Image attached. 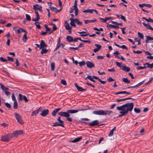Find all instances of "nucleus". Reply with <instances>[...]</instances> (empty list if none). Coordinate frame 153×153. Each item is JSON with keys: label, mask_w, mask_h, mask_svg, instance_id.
Instances as JSON below:
<instances>
[{"label": "nucleus", "mask_w": 153, "mask_h": 153, "mask_svg": "<svg viewBox=\"0 0 153 153\" xmlns=\"http://www.w3.org/2000/svg\"><path fill=\"white\" fill-rule=\"evenodd\" d=\"M145 81V80H144L143 81L140 82V83H138V84L135 85L131 86V87L132 88H134L136 87H137L139 86H140L143 84V83Z\"/></svg>", "instance_id": "nucleus-20"}, {"label": "nucleus", "mask_w": 153, "mask_h": 153, "mask_svg": "<svg viewBox=\"0 0 153 153\" xmlns=\"http://www.w3.org/2000/svg\"><path fill=\"white\" fill-rule=\"evenodd\" d=\"M113 113V111L111 110H100L94 111L93 112V114L99 115H110Z\"/></svg>", "instance_id": "nucleus-1"}, {"label": "nucleus", "mask_w": 153, "mask_h": 153, "mask_svg": "<svg viewBox=\"0 0 153 153\" xmlns=\"http://www.w3.org/2000/svg\"><path fill=\"white\" fill-rule=\"evenodd\" d=\"M44 26L46 29L47 31H48L51 30V29L48 27L47 25H45Z\"/></svg>", "instance_id": "nucleus-63"}, {"label": "nucleus", "mask_w": 153, "mask_h": 153, "mask_svg": "<svg viewBox=\"0 0 153 153\" xmlns=\"http://www.w3.org/2000/svg\"><path fill=\"white\" fill-rule=\"evenodd\" d=\"M94 45L95 46H96L97 47V48H98L99 50H100V49H101L102 46L100 45L97 44H95Z\"/></svg>", "instance_id": "nucleus-49"}, {"label": "nucleus", "mask_w": 153, "mask_h": 153, "mask_svg": "<svg viewBox=\"0 0 153 153\" xmlns=\"http://www.w3.org/2000/svg\"><path fill=\"white\" fill-rule=\"evenodd\" d=\"M61 109V108H55L52 111L51 114L54 117L56 116V113L59 111Z\"/></svg>", "instance_id": "nucleus-16"}, {"label": "nucleus", "mask_w": 153, "mask_h": 153, "mask_svg": "<svg viewBox=\"0 0 153 153\" xmlns=\"http://www.w3.org/2000/svg\"><path fill=\"white\" fill-rule=\"evenodd\" d=\"M99 124V122L98 120H96L93 121L92 122L89 123V126H97Z\"/></svg>", "instance_id": "nucleus-14"}, {"label": "nucleus", "mask_w": 153, "mask_h": 153, "mask_svg": "<svg viewBox=\"0 0 153 153\" xmlns=\"http://www.w3.org/2000/svg\"><path fill=\"white\" fill-rule=\"evenodd\" d=\"M107 27H110L111 28H116V29L119 27V26H118V25H111V24L108 25H107Z\"/></svg>", "instance_id": "nucleus-28"}, {"label": "nucleus", "mask_w": 153, "mask_h": 153, "mask_svg": "<svg viewBox=\"0 0 153 153\" xmlns=\"http://www.w3.org/2000/svg\"><path fill=\"white\" fill-rule=\"evenodd\" d=\"M78 64L79 65V66L81 67L85 65V62L84 61H82L81 62H79Z\"/></svg>", "instance_id": "nucleus-36"}, {"label": "nucleus", "mask_w": 153, "mask_h": 153, "mask_svg": "<svg viewBox=\"0 0 153 153\" xmlns=\"http://www.w3.org/2000/svg\"><path fill=\"white\" fill-rule=\"evenodd\" d=\"M23 99L26 102H27L28 101V100L27 99V97L25 96L24 95L23 96Z\"/></svg>", "instance_id": "nucleus-64"}, {"label": "nucleus", "mask_w": 153, "mask_h": 153, "mask_svg": "<svg viewBox=\"0 0 153 153\" xmlns=\"http://www.w3.org/2000/svg\"><path fill=\"white\" fill-rule=\"evenodd\" d=\"M85 80H86L87 79H88L90 81H91L93 78L92 77H91V76L88 75L87 77L85 78Z\"/></svg>", "instance_id": "nucleus-45"}, {"label": "nucleus", "mask_w": 153, "mask_h": 153, "mask_svg": "<svg viewBox=\"0 0 153 153\" xmlns=\"http://www.w3.org/2000/svg\"><path fill=\"white\" fill-rule=\"evenodd\" d=\"M134 42H138V45H140L141 44L140 40V39L138 40L137 38H134Z\"/></svg>", "instance_id": "nucleus-46"}, {"label": "nucleus", "mask_w": 153, "mask_h": 153, "mask_svg": "<svg viewBox=\"0 0 153 153\" xmlns=\"http://www.w3.org/2000/svg\"><path fill=\"white\" fill-rule=\"evenodd\" d=\"M12 135V138L16 137L19 135H21L23 134V131L22 130H18L14 131L12 133H10Z\"/></svg>", "instance_id": "nucleus-8"}, {"label": "nucleus", "mask_w": 153, "mask_h": 153, "mask_svg": "<svg viewBox=\"0 0 153 153\" xmlns=\"http://www.w3.org/2000/svg\"><path fill=\"white\" fill-rule=\"evenodd\" d=\"M59 125H60V126H62V127H64V122H63V121L62 120H60L59 121Z\"/></svg>", "instance_id": "nucleus-43"}, {"label": "nucleus", "mask_w": 153, "mask_h": 153, "mask_svg": "<svg viewBox=\"0 0 153 153\" xmlns=\"http://www.w3.org/2000/svg\"><path fill=\"white\" fill-rule=\"evenodd\" d=\"M147 67L146 66H145L144 67H142V66H138L137 67V70H141L145 69Z\"/></svg>", "instance_id": "nucleus-44"}, {"label": "nucleus", "mask_w": 153, "mask_h": 153, "mask_svg": "<svg viewBox=\"0 0 153 153\" xmlns=\"http://www.w3.org/2000/svg\"><path fill=\"white\" fill-rule=\"evenodd\" d=\"M122 69L125 71L128 72L130 71V68L128 67L123 66H122Z\"/></svg>", "instance_id": "nucleus-21"}, {"label": "nucleus", "mask_w": 153, "mask_h": 153, "mask_svg": "<svg viewBox=\"0 0 153 153\" xmlns=\"http://www.w3.org/2000/svg\"><path fill=\"white\" fill-rule=\"evenodd\" d=\"M61 83L62 84V85H67L66 81L65 79H62V80H61Z\"/></svg>", "instance_id": "nucleus-48"}, {"label": "nucleus", "mask_w": 153, "mask_h": 153, "mask_svg": "<svg viewBox=\"0 0 153 153\" xmlns=\"http://www.w3.org/2000/svg\"><path fill=\"white\" fill-rule=\"evenodd\" d=\"M40 19V18L37 17L35 18H33L32 20L33 21L36 22L38 21Z\"/></svg>", "instance_id": "nucleus-58"}, {"label": "nucleus", "mask_w": 153, "mask_h": 153, "mask_svg": "<svg viewBox=\"0 0 153 153\" xmlns=\"http://www.w3.org/2000/svg\"><path fill=\"white\" fill-rule=\"evenodd\" d=\"M13 108L16 109L18 107V104L17 101H14L13 102Z\"/></svg>", "instance_id": "nucleus-39"}, {"label": "nucleus", "mask_w": 153, "mask_h": 153, "mask_svg": "<svg viewBox=\"0 0 153 153\" xmlns=\"http://www.w3.org/2000/svg\"><path fill=\"white\" fill-rule=\"evenodd\" d=\"M15 117L18 122L21 124H23L24 123L22 120V119L21 116L19 114L16 113H15Z\"/></svg>", "instance_id": "nucleus-6"}, {"label": "nucleus", "mask_w": 153, "mask_h": 153, "mask_svg": "<svg viewBox=\"0 0 153 153\" xmlns=\"http://www.w3.org/2000/svg\"><path fill=\"white\" fill-rule=\"evenodd\" d=\"M122 80L124 82L128 84L130 83V81L127 78H123Z\"/></svg>", "instance_id": "nucleus-31"}, {"label": "nucleus", "mask_w": 153, "mask_h": 153, "mask_svg": "<svg viewBox=\"0 0 153 153\" xmlns=\"http://www.w3.org/2000/svg\"><path fill=\"white\" fill-rule=\"evenodd\" d=\"M137 34L139 38H140V39H143L144 36L142 33H140V32H138L137 33Z\"/></svg>", "instance_id": "nucleus-35"}, {"label": "nucleus", "mask_w": 153, "mask_h": 153, "mask_svg": "<svg viewBox=\"0 0 153 153\" xmlns=\"http://www.w3.org/2000/svg\"><path fill=\"white\" fill-rule=\"evenodd\" d=\"M87 66L89 68H92L95 67L94 64L92 62L90 61H87L86 63Z\"/></svg>", "instance_id": "nucleus-12"}, {"label": "nucleus", "mask_w": 153, "mask_h": 153, "mask_svg": "<svg viewBox=\"0 0 153 153\" xmlns=\"http://www.w3.org/2000/svg\"><path fill=\"white\" fill-rule=\"evenodd\" d=\"M134 111L137 113H140L141 112L140 110V109L137 108H135Z\"/></svg>", "instance_id": "nucleus-42"}, {"label": "nucleus", "mask_w": 153, "mask_h": 153, "mask_svg": "<svg viewBox=\"0 0 153 153\" xmlns=\"http://www.w3.org/2000/svg\"><path fill=\"white\" fill-rule=\"evenodd\" d=\"M65 28L67 30H68L70 29H72V27H70L69 25H66L65 27Z\"/></svg>", "instance_id": "nucleus-61"}, {"label": "nucleus", "mask_w": 153, "mask_h": 153, "mask_svg": "<svg viewBox=\"0 0 153 153\" xmlns=\"http://www.w3.org/2000/svg\"><path fill=\"white\" fill-rule=\"evenodd\" d=\"M12 100L14 101V102L17 101L16 97H15V95L13 93L12 94Z\"/></svg>", "instance_id": "nucleus-50"}, {"label": "nucleus", "mask_w": 153, "mask_h": 153, "mask_svg": "<svg viewBox=\"0 0 153 153\" xmlns=\"http://www.w3.org/2000/svg\"><path fill=\"white\" fill-rule=\"evenodd\" d=\"M26 17V19L28 21H30L31 20V18L30 16L28 14H26L25 15Z\"/></svg>", "instance_id": "nucleus-40"}, {"label": "nucleus", "mask_w": 153, "mask_h": 153, "mask_svg": "<svg viewBox=\"0 0 153 153\" xmlns=\"http://www.w3.org/2000/svg\"><path fill=\"white\" fill-rule=\"evenodd\" d=\"M40 6H39V4H37L34 5H33V9L35 10H37Z\"/></svg>", "instance_id": "nucleus-33"}, {"label": "nucleus", "mask_w": 153, "mask_h": 153, "mask_svg": "<svg viewBox=\"0 0 153 153\" xmlns=\"http://www.w3.org/2000/svg\"><path fill=\"white\" fill-rule=\"evenodd\" d=\"M99 19L100 20V21H101L102 22H103L104 23H105L106 22V19H103L102 18H99Z\"/></svg>", "instance_id": "nucleus-54"}, {"label": "nucleus", "mask_w": 153, "mask_h": 153, "mask_svg": "<svg viewBox=\"0 0 153 153\" xmlns=\"http://www.w3.org/2000/svg\"><path fill=\"white\" fill-rule=\"evenodd\" d=\"M13 29L15 31L16 33H17L18 34L20 33L21 32H26V30L22 28L18 27H14Z\"/></svg>", "instance_id": "nucleus-9"}, {"label": "nucleus", "mask_w": 153, "mask_h": 153, "mask_svg": "<svg viewBox=\"0 0 153 153\" xmlns=\"http://www.w3.org/2000/svg\"><path fill=\"white\" fill-rule=\"evenodd\" d=\"M66 40L69 42H71L73 41V39L72 36H68L66 37Z\"/></svg>", "instance_id": "nucleus-22"}, {"label": "nucleus", "mask_w": 153, "mask_h": 153, "mask_svg": "<svg viewBox=\"0 0 153 153\" xmlns=\"http://www.w3.org/2000/svg\"><path fill=\"white\" fill-rule=\"evenodd\" d=\"M82 139V137H78L71 141V142L72 143H76Z\"/></svg>", "instance_id": "nucleus-23"}, {"label": "nucleus", "mask_w": 153, "mask_h": 153, "mask_svg": "<svg viewBox=\"0 0 153 153\" xmlns=\"http://www.w3.org/2000/svg\"><path fill=\"white\" fill-rule=\"evenodd\" d=\"M61 46L60 44L57 43L56 48L54 49V51H55L58 49Z\"/></svg>", "instance_id": "nucleus-60"}, {"label": "nucleus", "mask_w": 153, "mask_h": 153, "mask_svg": "<svg viewBox=\"0 0 153 153\" xmlns=\"http://www.w3.org/2000/svg\"><path fill=\"white\" fill-rule=\"evenodd\" d=\"M97 21V20L96 19L94 20H84V22L85 24H88V23H92L94 22H96Z\"/></svg>", "instance_id": "nucleus-27"}, {"label": "nucleus", "mask_w": 153, "mask_h": 153, "mask_svg": "<svg viewBox=\"0 0 153 153\" xmlns=\"http://www.w3.org/2000/svg\"><path fill=\"white\" fill-rule=\"evenodd\" d=\"M143 24L146 28L152 30L153 31V28L149 24H146L144 23H143Z\"/></svg>", "instance_id": "nucleus-19"}, {"label": "nucleus", "mask_w": 153, "mask_h": 153, "mask_svg": "<svg viewBox=\"0 0 153 153\" xmlns=\"http://www.w3.org/2000/svg\"><path fill=\"white\" fill-rule=\"evenodd\" d=\"M143 65L144 66L146 65L147 66H146L147 67L151 69L153 68V63L151 64H150L148 62H147L144 64Z\"/></svg>", "instance_id": "nucleus-26"}, {"label": "nucleus", "mask_w": 153, "mask_h": 153, "mask_svg": "<svg viewBox=\"0 0 153 153\" xmlns=\"http://www.w3.org/2000/svg\"><path fill=\"white\" fill-rule=\"evenodd\" d=\"M0 60L3 62H5L7 61V60L6 59H4L2 57L0 58Z\"/></svg>", "instance_id": "nucleus-53"}, {"label": "nucleus", "mask_w": 153, "mask_h": 153, "mask_svg": "<svg viewBox=\"0 0 153 153\" xmlns=\"http://www.w3.org/2000/svg\"><path fill=\"white\" fill-rule=\"evenodd\" d=\"M134 105V104L133 102L127 103L122 105L121 106L117 107V109L119 111H125L126 110V108H131L132 110Z\"/></svg>", "instance_id": "nucleus-2"}, {"label": "nucleus", "mask_w": 153, "mask_h": 153, "mask_svg": "<svg viewBox=\"0 0 153 153\" xmlns=\"http://www.w3.org/2000/svg\"><path fill=\"white\" fill-rule=\"evenodd\" d=\"M119 48H122L123 49H126L127 50L128 49V48H127V47L125 45H123L122 46H120V47Z\"/></svg>", "instance_id": "nucleus-62"}, {"label": "nucleus", "mask_w": 153, "mask_h": 153, "mask_svg": "<svg viewBox=\"0 0 153 153\" xmlns=\"http://www.w3.org/2000/svg\"><path fill=\"white\" fill-rule=\"evenodd\" d=\"M40 110V108H39L37 110L33 111L31 115V116H36L39 113V111Z\"/></svg>", "instance_id": "nucleus-24"}, {"label": "nucleus", "mask_w": 153, "mask_h": 153, "mask_svg": "<svg viewBox=\"0 0 153 153\" xmlns=\"http://www.w3.org/2000/svg\"><path fill=\"white\" fill-rule=\"evenodd\" d=\"M93 12H95L96 14H98V12L96 10L89 9L88 10H85L83 11V13H93Z\"/></svg>", "instance_id": "nucleus-13"}, {"label": "nucleus", "mask_w": 153, "mask_h": 153, "mask_svg": "<svg viewBox=\"0 0 153 153\" xmlns=\"http://www.w3.org/2000/svg\"><path fill=\"white\" fill-rule=\"evenodd\" d=\"M146 37L147 38L145 40V42L146 43H147L149 41L152 40V37L150 36H146Z\"/></svg>", "instance_id": "nucleus-29"}, {"label": "nucleus", "mask_w": 153, "mask_h": 153, "mask_svg": "<svg viewBox=\"0 0 153 153\" xmlns=\"http://www.w3.org/2000/svg\"><path fill=\"white\" fill-rule=\"evenodd\" d=\"M35 25L36 26L37 28L39 29H40L41 28V26L39 25V23L38 22H36L35 23Z\"/></svg>", "instance_id": "nucleus-38"}, {"label": "nucleus", "mask_w": 153, "mask_h": 153, "mask_svg": "<svg viewBox=\"0 0 153 153\" xmlns=\"http://www.w3.org/2000/svg\"><path fill=\"white\" fill-rule=\"evenodd\" d=\"M74 85L75 87L79 91L82 92L84 91H85L86 90V89L83 88H82L79 86L76 83H75Z\"/></svg>", "instance_id": "nucleus-15"}, {"label": "nucleus", "mask_w": 153, "mask_h": 153, "mask_svg": "<svg viewBox=\"0 0 153 153\" xmlns=\"http://www.w3.org/2000/svg\"><path fill=\"white\" fill-rule=\"evenodd\" d=\"M49 8L51 11L57 13L60 11L62 10V7H61L59 10H58L56 7H49Z\"/></svg>", "instance_id": "nucleus-18"}, {"label": "nucleus", "mask_w": 153, "mask_h": 153, "mask_svg": "<svg viewBox=\"0 0 153 153\" xmlns=\"http://www.w3.org/2000/svg\"><path fill=\"white\" fill-rule=\"evenodd\" d=\"M58 114L61 116L66 117L67 120L69 122H71L72 121V118H71L69 117L70 116V114H69L68 113V110L66 112H59L58 113Z\"/></svg>", "instance_id": "nucleus-4"}, {"label": "nucleus", "mask_w": 153, "mask_h": 153, "mask_svg": "<svg viewBox=\"0 0 153 153\" xmlns=\"http://www.w3.org/2000/svg\"><path fill=\"white\" fill-rule=\"evenodd\" d=\"M115 80L111 77H110L107 79V81L109 82L114 81Z\"/></svg>", "instance_id": "nucleus-52"}, {"label": "nucleus", "mask_w": 153, "mask_h": 153, "mask_svg": "<svg viewBox=\"0 0 153 153\" xmlns=\"http://www.w3.org/2000/svg\"><path fill=\"white\" fill-rule=\"evenodd\" d=\"M133 52L135 53H137L139 54L141 53L142 52V51H135V50H133Z\"/></svg>", "instance_id": "nucleus-51"}, {"label": "nucleus", "mask_w": 153, "mask_h": 153, "mask_svg": "<svg viewBox=\"0 0 153 153\" xmlns=\"http://www.w3.org/2000/svg\"><path fill=\"white\" fill-rule=\"evenodd\" d=\"M132 110L131 108H126L125 111H122L120 112V113L121 114L119 115L118 117H121L123 116H125L128 113V111H131Z\"/></svg>", "instance_id": "nucleus-7"}, {"label": "nucleus", "mask_w": 153, "mask_h": 153, "mask_svg": "<svg viewBox=\"0 0 153 153\" xmlns=\"http://www.w3.org/2000/svg\"><path fill=\"white\" fill-rule=\"evenodd\" d=\"M12 135L10 134H8L6 135L2 136L1 139V140L4 142L8 141L11 138Z\"/></svg>", "instance_id": "nucleus-5"}, {"label": "nucleus", "mask_w": 153, "mask_h": 153, "mask_svg": "<svg viewBox=\"0 0 153 153\" xmlns=\"http://www.w3.org/2000/svg\"><path fill=\"white\" fill-rule=\"evenodd\" d=\"M4 104L8 108H11V106L9 103L7 102L4 103Z\"/></svg>", "instance_id": "nucleus-56"}, {"label": "nucleus", "mask_w": 153, "mask_h": 153, "mask_svg": "<svg viewBox=\"0 0 153 153\" xmlns=\"http://www.w3.org/2000/svg\"><path fill=\"white\" fill-rule=\"evenodd\" d=\"M7 58L8 61H10L12 62H14V59L13 58L10 57L9 56H7Z\"/></svg>", "instance_id": "nucleus-47"}, {"label": "nucleus", "mask_w": 153, "mask_h": 153, "mask_svg": "<svg viewBox=\"0 0 153 153\" xmlns=\"http://www.w3.org/2000/svg\"><path fill=\"white\" fill-rule=\"evenodd\" d=\"M120 19H122V20H123L124 21H126L127 20L126 19L125 17L123 16L120 15Z\"/></svg>", "instance_id": "nucleus-59"}, {"label": "nucleus", "mask_w": 153, "mask_h": 153, "mask_svg": "<svg viewBox=\"0 0 153 153\" xmlns=\"http://www.w3.org/2000/svg\"><path fill=\"white\" fill-rule=\"evenodd\" d=\"M0 85L1 89L4 91L5 90H7L8 89V88L5 87L4 85L0 83Z\"/></svg>", "instance_id": "nucleus-32"}, {"label": "nucleus", "mask_w": 153, "mask_h": 153, "mask_svg": "<svg viewBox=\"0 0 153 153\" xmlns=\"http://www.w3.org/2000/svg\"><path fill=\"white\" fill-rule=\"evenodd\" d=\"M84 109H79L78 110L70 109L68 110V112L69 114H74L78 112L79 111H83Z\"/></svg>", "instance_id": "nucleus-10"}, {"label": "nucleus", "mask_w": 153, "mask_h": 153, "mask_svg": "<svg viewBox=\"0 0 153 153\" xmlns=\"http://www.w3.org/2000/svg\"><path fill=\"white\" fill-rule=\"evenodd\" d=\"M51 68L52 71H53L55 69V63L54 62H52L51 64Z\"/></svg>", "instance_id": "nucleus-37"}, {"label": "nucleus", "mask_w": 153, "mask_h": 153, "mask_svg": "<svg viewBox=\"0 0 153 153\" xmlns=\"http://www.w3.org/2000/svg\"><path fill=\"white\" fill-rule=\"evenodd\" d=\"M23 96L21 94H19V100L21 101L23 99Z\"/></svg>", "instance_id": "nucleus-41"}, {"label": "nucleus", "mask_w": 153, "mask_h": 153, "mask_svg": "<svg viewBox=\"0 0 153 153\" xmlns=\"http://www.w3.org/2000/svg\"><path fill=\"white\" fill-rule=\"evenodd\" d=\"M70 20L71 21L70 23V25L74 27H75L76 26V25L74 23L79 25H82V22L79 21V20L77 19H73V18H71L70 19Z\"/></svg>", "instance_id": "nucleus-3"}, {"label": "nucleus", "mask_w": 153, "mask_h": 153, "mask_svg": "<svg viewBox=\"0 0 153 153\" xmlns=\"http://www.w3.org/2000/svg\"><path fill=\"white\" fill-rule=\"evenodd\" d=\"M104 56H97V59H104Z\"/></svg>", "instance_id": "nucleus-57"}, {"label": "nucleus", "mask_w": 153, "mask_h": 153, "mask_svg": "<svg viewBox=\"0 0 153 153\" xmlns=\"http://www.w3.org/2000/svg\"><path fill=\"white\" fill-rule=\"evenodd\" d=\"M142 18L143 19L145 20L148 22H153V20L150 18H149V19H147L145 17H143Z\"/></svg>", "instance_id": "nucleus-30"}, {"label": "nucleus", "mask_w": 153, "mask_h": 153, "mask_svg": "<svg viewBox=\"0 0 153 153\" xmlns=\"http://www.w3.org/2000/svg\"><path fill=\"white\" fill-rule=\"evenodd\" d=\"M47 46V45L45 44L44 41L42 40L40 44V49L44 48L46 47Z\"/></svg>", "instance_id": "nucleus-17"}, {"label": "nucleus", "mask_w": 153, "mask_h": 153, "mask_svg": "<svg viewBox=\"0 0 153 153\" xmlns=\"http://www.w3.org/2000/svg\"><path fill=\"white\" fill-rule=\"evenodd\" d=\"M49 113V110L48 109H44L42 111L40 114V115L43 117H45Z\"/></svg>", "instance_id": "nucleus-11"}, {"label": "nucleus", "mask_w": 153, "mask_h": 153, "mask_svg": "<svg viewBox=\"0 0 153 153\" xmlns=\"http://www.w3.org/2000/svg\"><path fill=\"white\" fill-rule=\"evenodd\" d=\"M48 51V50L47 49H44L42 48V51H41V53L43 54L44 53H46Z\"/></svg>", "instance_id": "nucleus-34"}, {"label": "nucleus", "mask_w": 153, "mask_h": 153, "mask_svg": "<svg viewBox=\"0 0 153 153\" xmlns=\"http://www.w3.org/2000/svg\"><path fill=\"white\" fill-rule=\"evenodd\" d=\"M60 125L57 122H56L53 123L52 126H60Z\"/></svg>", "instance_id": "nucleus-55"}, {"label": "nucleus", "mask_w": 153, "mask_h": 153, "mask_svg": "<svg viewBox=\"0 0 153 153\" xmlns=\"http://www.w3.org/2000/svg\"><path fill=\"white\" fill-rule=\"evenodd\" d=\"M25 33L23 36L22 38V40L24 42H25L26 40L27 39V32L26 30V32H25Z\"/></svg>", "instance_id": "nucleus-25"}]
</instances>
